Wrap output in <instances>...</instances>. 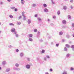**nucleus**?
Here are the masks:
<instances>
[{
	"instance_id": "1",
	"label": "nucleus",
	"mask_w": 74,
	"mask_h": 74,
	"mask_svg": "<svg viewBox=\"0 0 74 74\" xmlns=\"http://www.w3.org/2000/svg\"><path fill=\"white\" fill-rule=\"evenodd\" d=\"M26 67L27 69H29L30 68V65L29 64H27L26 65Z\"/></svg>"
},
{
	"instance_id": "2",
	"label": "nucleus",
	"mask_w": 74,
	"mask_h": 74,
	"mask_svg": "<svg viewBox=\"0 0 74 74\" xmlns=\"http://www.w3.org/2000/svg\"><path fill=\"white\" fill-rule=\"evenodd\" d=\"M13 69L14 70H17V71H19V70H20V69L19 68L16 67H14L13 68Z\"/></svg>"
},
{
	"instance_id": "3",
	"label": "nucleus",
	"mask_w": 74,
	"mask_h": 74,
	"mask_svg": "<svg viewBox=\"0 0 74 74\" xmlns=\"http://www.w3.org/2000/svg\"><path fill=\"white\" fill-rule=\"evenodd\" d=\"M15 28H13L11 29V32H15Z\"/></svg>"
},
{
	"instance_id": "4",
	"label": "nucleus",
	"mask_w": 74,
	"mask_h": 74,
	"mask_svg": "<svg viewBox=\"0 0 74 74\" xmlns=\"http://www.w3.org/2000/svg\"><path fill=\"white\" fill-rule=\"evenodd\" d=\"M27 22H28V24H30L31 22V20L29 19L27 21Z\"/></svg>"
},
{
	"instance_id": "5",
	"label": "nucleus",
	"mask_w": 74,
	"mask_h": 74,
	"mask_svg": "<svg viewBox=\"0 0 74 74\" xmlns=\"http://www.w3.org/2000/svg\"><path fill=\"white\" fill-rule=\"evenodd\" d=\"M66 20H63L62 21V23L64 24V25L66 24Z\"/></svg>"
},
{
	"instance_id": "6",
	"label": "nucleus",
	"mask_w": 74,
	"mask_h": 74,
	"mask_svg": "<svg viewBox=\"0 0 74 74\" xmlns=\"http://www.w3.org/2000/svg\"><path fill=\"white\" fill-rule=\"evenodd\" d=\"M44 12H48V9L47 8L44 9Z\"/></svg>"
},
{
	"instance_id": "7",
	"label": "nucleus",
	"mask_w": 74,
	"mask_h": 74,
	"mask_svg": "<svg viewBox=\"0 0 74 74\" xmlns=\"http://www.w3.org/2000/svg\"><path fill=\"white\" fill-rule=\"evenodd\" d=\"M37 20L38 21H40V22L42 21L41 18L40 17L38 18Z\"/></svg>"
},
{
	"instance_id": "8",
	"label": "nucleus",
	"mask_w": 74,
	"mask_h": 74,
	"mask_svg": "<svg viewBox=\"0 0 74 74\" xmlns=\"http://www.w3.org/2000/svg\"><path fill=\"white\" fill-rule=\"evenodd\" d=\"M20 56H21V57H22L23 56V53H20Z\"/></svg>"
},
{
	"instance_id": "9",
	"label": "nucleus",
	"mask_w": 74,
	"mask_h": 74,
	"mask_svg": "<svg viewBox=\"0 0 74 74\" xmlns=\"http://www.w3.org/2000/svg\"><path fill=\"white\" fill-rule=\"evenodd\" d=\"M71 48H72L73 51H74V45H72L71 46Z\"/></svg>"
},
{
	"instance_id": "10",
	"label": "nucleus",
	"mask_w": 74,
	"mask_h": 74,
	"mask_svg": "<svg viewBox=\"0 0 74 74\" xmlns=\"http://www.w3.org/2000/svg\"><path fill=\"white\" fill-rule=\"evenodd\" d=\"M28 36L30 37H33V35L32 34H28Z\"/></svg>"
},
{
	"instance_id": "11",
	"label": "nucleus",
	"mask_w": 74,
	"mask_h": 74,
	"mask_svg": "<svg viewBox=\"0 0 74 74\" xmlns=\"http://www.w3.org/2000/svg\"><path fill=\"white\" fill-rule=\"evenodd\" d=\"M70 56V54L69 53H68L66 55V57L67 58H69Z\"/></svg>"
},
{
	"instance_id": "12",
	"label": "nucleus",
	"mask_w": 74,
	"mask_h": 74,
	"mask_svg": "<svg viewBox=\"0 0 74 74\" xmlns=\"http://www.w3.org/2000/svg\"><path fill=\"white\" fill-rule=\"evenodd\" d=\"M9 71H10V68L7 69L6 70V72H8Z\"/></svg>"
},
{
	"instance_id": "13",
	"label": "nucleus",
	"mask_w": 74,
	"mask_h": 74,
	"mask_svg": "<svg viewBox=\"0 0 74 74\" xmlns=\"http://www.w3.org/2000/svg\"><path fill=\"white\" fill-rule=\"evenodd\" d=\"M9 25L10 26H14V24L12 23H9Z\"/></svg>"
},
{
	"instance_id": "14",
	"label": "nucleus",
	"mask_w": 74,
	"mask_h": 74,
	"mask_svg": "<svg viewBox=\"0 0 74 74\" xmlns=\"http://www.w3.org/2000/svg\"><path fill=\"white\" fill-rule=\"evenodd\" d=\"M17 24L18 25H20L21 24V23L20 22H18L17 23Z\"/></svg>"
},
{
	"instance_id": "15",
	"label": "nucleus",
	"mask_w": 74,
	"mask_h": 74,
	"mask_svg": "<svg viewBox=\"0 0 74 74\" xmlns=\"http://www.w3.org/2000/svg\"><path fill=\"white\" fill-rule=\"evenodd\" d=\"M15 66L17 67H19V64H18V63L16 64Z\"/></svg>"
},
{
	"instance_id": "16",
	"label": "nucleus",
	"mask_w": 74,
	"mask_h": 74,
	"mask_svg": "<svg viewBox=\"0 0 74 74\" xmlns=\"http://www.w3.org/2000/svg\"><path fill=\"white\" fill-rule=\"evenodd\" d=\"M57 14H58V15H59V14H60V11H59V10L58 11V12H57Z\"/></svg>"
},
{
	"instance_id": "17",
	"label": "nucleus",
	"mask_w": 74,
	"mask_h": 74,
	"mask_svg": "<svg viewBox=\"0 0 74 74\" xmlns=\"http://www.w3.org/2000/svg\"><path fill=\"white\" fill-rule=\"evenodd\" d=\"M68 18L69 19H71V16L69 15H68Z\"/></svg>"
},
{
	"instance_id": "18",
	"label": "nucleus",
	"mask_w": 74,
	"mask_h": 74,
	"mask_svg": "<svg viewBox=\"0 0 74 74\" xmlns=\"http://www.w3.org/2000/svg\"><path fill=\"white\" fill-rule=\"evenodd\" d=\"M6 64V62L5 61H3L2 62V64L4 65Z\"/></svg>"
},
{
	"instance_id": "19",
	"label": "nucleus",
	"mask_w": 74,
	"mask_h": 74,
	"mask_svg": "<svg viewBox=\"0 0 74 74\" xmlns=\"http://www.w3.org/2000/svg\"><path fill=\"white\" fill-rule=\"evenodd\" d=\"M59 34L60 36L62 35V34H63V32H59Z\"/></svg>"
},
{
	"instance_id": "20",
	"label": "nucleus",
	"mask_w": 74,
	"mask_h": 74,
	"mask_svg": "<svg viewBox=\"0 0 74 74\" xmlns=\"http://www.w3.org/2000/svg\"><path fill=\"white\" fill-rule=\"evenodd\" d=\"M62 74H67V72L66 71H64V72Z\"/></svg>"
},
{
	"instance_id": "21",
	"label": "nucleus",
	"mask_w": 74,
	"mask_h": 74,
	"mask_svg": "<svg viewBox=\"0 0 74 74\" xmlns=\"http://www.w3.org/2000/svg\"><path fill=\"white\" fill-rule=\"evenodd\" d=\"M63 8L64 9V10H66L67 9V7L66 6H64L63 7Z\"/></svg>"
},
{
	"instance_id": "22",
	"label": "nucleus",
	"mask_w": 74,
	"mask_h": 74,
	"mask_svg": "<svg viewBox=\"0 0 74 74\" xmlns=\"http://www.w3.org/2000/svg\"><path fill=\"white\" fill-rule=\"evenodd\" d=\"M22 16H25V12H22Z\"/></svg>"
},
{
	"instance_id": "23",
	"label": "nucleus",
	"mask_w": 74,
	"mask_h": 74,
	"mask_svg": "<svg viewBox=\"0 0 74 74\" xmlns=\"http://www.w3.org/2000/svg\"><path fill=\"white\" fill-rule=\"evenodd\" d=\"M9 17L10 18H13V16H12V15L11 14L10 15Z\"/></svg>"
},
{
	"instance_id": "24",
	"label": "nucleus",
	"mask_w": 74,
	"mask_h": 74,
	"mask_svg": "<svg viewBox=\"0 0 74 74\" xmlns=\"http://www.w3.org/2000/svg\"><path fill=\"white\" fill-rule=\"evenodd\" d=\"M66 46L67 47V48H69L70 47V45H69L68 44H66Z\"/></svg>"
},
{
	"instance_id": "25",
	"label": "nucleus",
	"mask_w": 74,
	"mask_h": 74,
	"mask_svg": "<svg viewBox=\"0 0 74 74\" xmlns=\"http://www.w3.org/2000/svg\"><path fill=\"white\" fill-rule=\"evenodd\" d=\"M64 49V51H67V49L66 47H65Z\"/></svg>"
},
{
	"instance_id": "26",
	"label": "nucleus",
	"mask_w": 74,
	"mask_h": 74,
	"mask_svg": "<svg viewBox=\"0 0 74 74\" xmlns=\"http://www.w3.org/2000/svg\"><path fill=\"white\" fill-rule=\"evenodd\" d=\"M29 40L30 41H33V39L31 38H29Z\"/></svg>"
},
{
	"instance_id": "27",
	"label": "nucleus",
	"mask_w": 74,
	"mask_h": 74,
	"mask_svg": "<svg viewBox=\"0 0 74 74\" xmlns=\"http://www.w3.org/2000/svg\"><path fill=\"white\" fill-rule=\"evenodd\" d=\"M33 7H36V6H37V5H36L35 4H34L32 5Z\"/></svg>"
},
{
	"instance_id": "28",
	"label": "nucleus",
	"mask_w": 74,
	"mask_h": 74,
	"mask_svg": "<svg viewBox=\"0 0 74 74\" xmlns=\"http://www.w3.org/2000/svg\"><path fill=\"white\" fill-rule=\"evenodd\" d=\"M66 37L68 38H70V36H69V35H66Z\"/></svg>"
},
{
	"instance_id": "29",
	"label": "nucleus",
	"mask_w": 74,
	"mask_h": 74,
	"mask_svg": "<svg viewBox=\"0 0 74 74\" xmlns=\"http://www.w3.org/2000/svg\"><path fill=\"white\" fill-rule=\"evenodd\" d=\"M43 6H44V7H47V5H46V4H44Z\"/></svg>"
},
{
	"instance_id": "30",
	"label": "nucleus",
	"mask_w": 74,
	"mask_h": 74,
	"mask_svg": "<svg viewBox=\"0 0 74 74\" xmlns=\"http://www.w3.org/2000/svg\"><path fill=\"white\" fill-rule=\"evenodd\" d=\"M15 7H11V9H12L13 10V9H15Z\"/></svg>"
},
{
	"instance_id": "31",
	"label": "nucleus",
	"mask_w": 74,
	"mask_h": 74,
	"mask_svg": "<svg viewBox=\"0 0 74 74\" xmlns=\"http://www.w3.org/2000/svg\"><path fill=\"white\" fill-rule=\"evenodd\" d=\"M34 32H37V29H35L34 30Z\"/></svg>"
},
{
	"instance_id": "32",
	"label": "nucleus",
	"mask_w": 74,
	"mask_h": 74,
	"mask_svg": "<svg viewBox=\"0 0 74 74\" xmlns=\"http://www.w3.org/2000/svg\"><path fill=\"white\" fill-rule=\"evenodd\" d=\"M42 53H44V52H45V50H42Z\"/></svg>"
},
{
	"instance_id": "33",
	"label": "nucleus",
	"mask_w": 74,
	"mask_h": 74,
	"mask_svg": "<svg viewBox=\"0 0 74 74\" xmlns=\"http://www.w3.org/2000/svg\"><path fill=\"white\" fill-rule=\"evenodd\" d=\"M21 3L22 4H24L25 3L22 1H21Z\"/></svg>"
},
{
	"instance_id": "34",
	"label": "nucleus",
	"mask_w": 74,
	"mask_h": 74,
	"mask_svg": "<svg viewBox=\"0 0 74 74\" xmlns=\"http://www.w3.org/2000/svg\"><path fill=\"white\" fill-rule=\"evenodd\" d=\"M71 71L74 70V68L72 67H71Z\"/></svg>"
},
{
	"instance_id": "35",
	"label": "nucleus",
	"mask_w": 74,
	"mask_h": 74,
	"mask_svg": "<svg viewBox=\"0 0 74 74\" xmlns=\"http://www.w3.org/2000/svg\"><path fill=\"white\" fill-rule=\"evenodd\" d=\"M24 18H23V20L24 21H25L26 20V18H25V16H23Z\"/></svg>"
},
{
	"instance_id": "36",
	"label": "nucleus",
	"mask_w": 74,
	"mask_h": 74,
	"mask_svg": "<svg viewBox=\"0 0 74 74\" xmlns=\"http://www.w3.org/2000/svg\"><path fill=\"white\" fill-rule=\"evenodd\" d=\"M40 42H42V39H41L40 40Z\"/></svg>"
},
{
	"instance_id": "37",
	"label": "nucleus",
	"mask_w": 74,
	"mask_h": 74,
	"mask_svg": "<svg viewBox=\"0 0 74 74\" xmlns=\"http://www.w3.org/2000/svg\"><path fill=\"white\" fill-rule=\"evenodd\" d=\"M9 48H12V46L11 45H10L9 46Z\"/></svg>"
},
{
	"instance_id": "38",
	"label": "nucleus",
	"mask_w": 74,
	"mask_h": 74,
	"mask_svg": "<svg viewBox=\"0 0 74 74\" xmlns=\"http://www.w3.org/2000/svg\"><path fill=\"white\" fill-rule=\"evenodd\" d=\"M70 2L71 3H73V0H70Z\"/></svg>"
},
{
	"instance_id": "39",
	"label": "nucleus",
	"mask_w": 74,
	"mask_h": 74,
	"mask_svg": "<svg viewBox=\"0 0 74 74\" xmlns=\"http://www.w3.org/2000/svg\"><path fill=\"white\" fill-rule=\"evenodd\" d=\"M46 57L47 58H49V56H48V55L46 56Z\"/></svg>"
},
{
	"instance_id": "40",
	"label": "nucleus",
	"mask_w": 74,
	"mask_h": 74,
	"mask_svg": "<svg viewBox=\"0 0 74 74\" xmlns=\"http://www.w3.org/2000/svg\"><path fill=\"white\" fill-rule=\"evenodd\" d=\"M0 4L1 5H2V4H3V2H0Z\"/></svg>"
},
{
	"instance_id": "41",
	"label": "nucleus",
	"mask_w": 74,
	"mask_h": 74,
	"mask_svg": "<svg viewBox=\"0 0 74 74\" xmlns=\"http://www.w3.org/2000/svg\"><path fill=\"white\" fill-rule=\"evenodd\" d=\"M56 18V16H53V18L54 19H55V18Z\"/></svg>"
},
{
	"instance_id": "42",
	"label": "nucleus",
	"mask_w": 74,
	"mask_h": 74,
	"mask_svg": "<svg viewBox=\"0 0 74 74\" xmlns=\"http://www.w3.org/2000/svg\"><path fill=\"white\" fill-rule=\"evenodd\" d=\"M15 11H16V12L17 11H18V9H17L16 8H15Z\"/></svg>"
},
{
	"instance_id": "43",
	"label": "nucleus",
	"mask_w": 74,
	"mask_h": 74,
	"mask_svg": "<svg viewBox=\"0 0 74 74\" xmlns=\"http://www.w3.org/2000/svg\"><path fill=\"white\" fill-rule=\"evenodd\" d=\"M53 4H55V2H53H53H52Z\"/></svg>"
},
{
	"instance_id": "44",
	"label": "nucleus",
	"mask_w": 74,
	"mask_h": 74,
	"mask_svg": "<svg viewBox=\"0 0 74 74\" xmlns=\"http://www.w3.org/2000/svg\"><path fill=\"white\" fill-rule=\"evenodd\" d=\"M16 52H19V50L17 49L16 50Z\"/></svg>"
},
{
	"instance_id": "45",
	"label": "nucleus",
	"mask_w": 74,
	"mask_h": 74,
	"mask_svg": "<svg viewBox=\"0 0 74 74\" xmlns=\"http://www.w3.org/2000/svg\"><path fill=\"white\" fill-rule=\"evenodd\" d=\"M71 9H73V7L72 5L71 6Z\"/></svg>"
},
{
	"instance_id": "46",
	"label": "nucleus",
	"mask_w": 74,
	"mask_h": 74,
	"mask_svg": "<svg viewBox=\"0 0 74 74\" xmlns=\"http://www.w3.org/2000/svg\"><path fill=\"white\" fill-rule=\"evenodd\" d=\"M21 17H22L21 16H20L18 18L19 19H21Z\"/></svg>"
},
{
	"instance_id": "47",
	"label": "nucleus",
	"mask_w": 74,
	"mask_h": 74,
	"mask_svg": "<svg viewBox=\"0 0 74 74\" xmlns=\"http://www.w3.org/2000/svg\"><path fill=\"white\" fill-rule=\"evenodd\" d=\"M50 71H53L52 69H50Z\"/></svg>"
},
{
	"instance_id": "48",
	"label": "nucleus",
	"mask_w": 74,
	"mask_h": 74,
	"mask_svg": "<svg viewBox=\"0 0 74 74\" xmlns=\"http://www.w3.org/2000/svg\"><path fill=\"white\" fill-rule=\"evenodd\" d=\"M16 37H18V34H16Z\"/></svg>"
},
{
	"instance_id": "49",
	"label": "nucleus",
	"mask_w": 74,
	"mask_h": 74,
	"mask_svg": "<svg viewBox=\"0 0 74 74\" xmlns=\"http://www.w3.org/2000/svg\"><path fill=\"white\" fill-rule=\"evenodd\" d=\"M35 17L36 18H37V14H36L35 15Z\"/></svg>"
},
{
	"instance_id": "50",
	"label": "nucleus",
	"mask_w": 74,
	"mask_h": 74,
	"mask_svg": "<svg viewBox=\"0 0 74 74\" xmlns=\"http://www.w3.org/2000/svg\"><path fill=\"white\" fill-rule=\"evenodd\" d=\"M62 41H63V42H64V41H65V40H64V39H62Z\"/></svg>"
},
{
	"instance_id": "51",
	"label": "nucleus",
	"mask_w": 74,
	"mask_h": 74,
	"mask_svg": "<svg viewBox=\"0 0 74 74\" xmlns=\"http://www.w3.org/2000/svg\"><path fill=\"white\" fill-rule=\"evenodd\" d=\"M59 46V44H56V47H58Z\"/></svg>"
},
{
	"instance_id": "52",
	"label": "nucleus",
	"mask_w": 74,
	"mask_h": 74,
	"mask_svg": "<svg viewBox=\"0 0 74 74\" xmlns=\"http://www.w3.org/2000/svg\"><path fill=\"white\" fill-rule=\"evenodd\" d=\"M72 26L73 27H74V23H73L72 24Z\"/></svg>"
},
{
	"instance_id": "53",
	"label": "nucleus",
	"mask_w": 74,
	"mask_h": 74,
	"mask_svg": "<svg viewBox=\"0 0 74 74\" xmlns=\"http://www.w3.org/2000/svg\"><path fill=\"white\" fill-rule=\"evenodd\" d=\"M47 59V58H44V60H46Z\"/></svg>"
},
{
	"instance_id": "54",
	"label": "nucleus",
	"mask_w": 74,
	"mask_h": 74,
	"mask_svg": "<svg viewBox=\"0 0 74 74\" xmlns=\"http://www.w3.org/2000/svg\"><path fill=\"white\" fill-rule=\"evenodd\" d=\"M9 2H10L11 1V0H7Z\"/></svg>"
},
{
	"instance_id": "55",
	"label": "nucleus",
	"mask_w": 74,
	"mask_h": 74,
	"mask_svg": "<svg viewBox=\"0 0 74 74\" xmlns=\"http://www.w3.org/2000/svg\"><path fill=\"white\" fill-rule=\"evenodd\" d=\"M50 25L51 26H53V23H51Z\"/></svg>"
},
{
	"instance_id": "56",
	"label": "nucleus",
	"mask_w": 74,
	"mask_h": 74,
	"mask_svg": "<svg viewBox=\"0 0 74 74\" xmlns=\"http://www.w3.org/2000/svg\"><path fill=\"white\" fill-rule=\"evenodd\" d=\"M27 60H28V61H29V60H30V59H29V58H27Z\"/></svg>"
},
{
	"instance_id": "57",
	"label": "nucleus",
	"mask_w": 74,
	"mask_h": 74,
	"mask_svg": "<svg viewBox=\"0 0 74 74\" xmlns=\"http://www.w3.org/2000/svg\"><path fill=\"white\" fill-rule=\"evenodd\" d=\"M45 74H49L48 72H46V73H45Z\"/></svg>"
},
{
	"instance_id": "58",
	"label": "nucleus",
	"mask_w": 74,
	"mask_h": 74,
	"mask_svg": "<svg viewBox=\"0 0 74 74\" xmlns=\"http://www.w3.org/2000/svg\"><path fill=\"white\" fill-rule=\"evenodd\" d=\"M14 34H16V32H14Z\"/></svg>"
},
{
	"instance_id": "59",
	"label": "nucleus",
	"mask_w": 74,
	"mask_h": 74,
	"mask_svg": "<svg viewBox=\"0 0 74 74\" xmlns=\"http://www.w3.org/2000/svg\"><path fill=\"white\" fill-rule=\"evenodd\" d=\"M73 37H74V34H73L72 35Z\"/></svg>"
},
{
	"instance_id": "60",
	"label": "nucleus",
	"mask_w": 74,
	"mask_h": 74,
	"mask_svg": "<svg viewBox=\"0 0 74 74\" xmlns=\"http://www.w3.org/2000/svg\"><path fill=\"white\" fill-rule=\"evenodd\" d=\"M51 45H53V42H51Z\"/></svg>"
},
{
	"instance_id": "61",
	"label": "nucleus",
	"mask_w": 74,
	"mask_h": 74,
	"mask_svg": "<svg viewBox=\"0 0 74 74\" xmlns=\"http://www.w3.org/2000/svg\"><path fill=\"white\" fill-rule=\"evenodd\" d=\"M48 21H50V20L49 19H48Z\"/></svg>"
},
{
	"instance_id": "62",
	"label": "nucleus",
	"mask_w": 74,
	"mask_h": 74,
	"mask_svg": "<svg viewBox=\"0 0 74 74\" xmlns=\"http://www.w3.org/2000/svg\"><path fill=\"white\" fill-rule=\"evenodd\" d=\"M0 70H1V67H0Z\"/></svg>"
},
{
	"instance_id": "63",
	"label": "nucleus",
	"mask_w": 74,
	"mask_h": 74,
	"mask_svg": "<svg viewBox=\"0 0 74 74\" xmlns=\"http://www.w3.org/2000/svg\"><path fill=\"white\" fill-rule=\"evenodd\" d=\"M40 34V32H38V34Z\"/></svg>"
},
{
	"instance_id": "64",
	"label": "nucleus",
	"mask_w": 74,
	"mask_h": 74,
	"mask_svg": "<svg viewBox=\"0 0 74 74\" xmlns=\"http://www.w3.org/2000/svg\"><path fill=\"white\" fill-rule=\"evenodd\" d=\"M51 1V2H53V0H52Z\"/></svg>"
}]
</instances>
